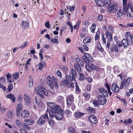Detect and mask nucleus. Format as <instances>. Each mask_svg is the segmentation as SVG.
Masks as SVG:
<instances>
[{
    "mask_svg": "<svg viewBox=\"0 0 133 133\" xmlns=\"http://www.w3.org/2000/svg\"><path fill=\"white\" fill-rule=\"evenodd\" d=\"M83 96L85 98H89L90 97V95L89 94L85 92L83 94Z\"/></svg>",
    "mask_w": 133,
    "mask_h": 133,
    "instance_id": "55",
    "label": "nucleus"
},
{
    "mask_svg": "<svg viewBox=\"0 0 133 133\" xmlns=\"http://www.w3.org/2000/svg\"><path fill=\"white\" fill-rule=\"evenodd\" d=\"M84 113H82L80 111L75 112L74 114V117L77 119H79L80 117L83 116L84 114Z\"/></svg>",
    "mask_w": 133,
    "mask_h": 133,
    "instance_id": "18",
    "label": "nucleus"
},
{
    "mask_svg": "<svg viewBox=\"0 0 133 133\" xmlns=\"http://www.w3.org/2000/svg\"><path fill=\"white\" fill-rule=\"evenodd\" d=\"M85 79L89 83L92 82L93 80L92 78L90 77H86Z\"/></svg>",
    "mask_w": 133,
    "mask_h": 133,
    "instance_id": "51",
    "label": "nucleus"
},
{
    "mask_svg": "<svg viewBox=\"0 0 133 133\" xmlns=\"http://www.w3.org/2000/svg\"><path fill=\"white\" fill-rule=\"evenodd\" d=\"M97 20L99 21H101L103 19V15L102 14L99 15L97 18Z\"/></svg>",
    "mask_w": 133,
    "mask_h": 133,
    "instance_id": "46",
    "label": "nucleus"
},
{
    "mask_svg": "<svg viewBox=\"0 0 133 133\" xmlns=\"http://www.w3.org/2000/svg\"><path fill=\"white\" fill-rule=\"evenodd\" d=\"M21 25L23 28L25 29L28 26L29 24L27 21H23L21 24Z\"/></svg>",
    "mask_w": 133,
    "mask_h": 133,
    "instance_id": "24",
    "label": "nucleus"
},
{
    "mask_svg": "<svg viewBox=\"0 0 133 133\" xmlns=\"http://www.w3.org/2000/svg\"><path fill=\"white\" fill-rule=\"evenodd\" d=\"M89 25V22L88 21H86L84 22V25L85 26L87 27Z\"/></svg>",
    "mask_w": 133,
    "mask_h": 133,
    "instance_id": "61",
    "label": "nucleus"
},
{
    "mask_svg": "<svg viewBox=\"0 0 133 133\" xmlns=\"http://www.w3.org/2000/svg\"><path fill=\"white\" fill-rule=\"evenodd\" d=\"M85 68L89 72H90L91 70V67H90L88 64H87L85 65Z\"/></svg>",
    "mask_w": 133,
    "mask_h": 133,
    "instance_id": "50",
    "label": "nucleus"
},
{
    "mask_svg": "<svg viewBox=\"0 0 133 133\" xmlns=\"http://www.w3.org/2000/svg\"><path fill=\"white\" fill-rule=\"evenodd\" d=\"M91 69H92L93 70H98L99 67L96 65H95L93 64H92L91 65Z\"/></svg>",
    "mask_w": 133,
    "mask_h": 133,
    "instance_id": "41",
    "label": "nucleus"
},
{
    "mask_svg": "<svg viewBox=\"0 0 133 133\" xmlns=\"http://www.w3.org/2000/svg\"><path fill=\"white\" fill-rule=\"evenodd\" d=\"M79 80L81 81L83 80L84 78V75L81 73H79Z\"/></svg>",
    "mask_w": 133,
    "mask_h": 133,
    "instance_id": "48",
    "label": "nucleus"
},
{
    "mask_svg": "<svg viewBox=\"0 0 133 133\" xmlns=\"http://www.w3.org/2000/svg\"><path fill=\"white\" fill-rule=\"evenodd\" d=\"M111 89L114 92L116 93H118L119 90V87L116 83L112 84Z\"/></svg>",
    "mask_w": 133,
    "mask_h": 133,
    "instance_id": "12",
    "label": "nucleus"
},
{
    "mask_svg": "<svg viewBox=\"0 0 133 133\" xmlns=\"http://www.w3.org/2000/svg\"><path fill=\"white\" fill-rule=\"evenodd\" d=\"M104 85L107 88L108 91L105 89L103 88H101L99 89V92L105 97L108 96V93H109L110 96L112 92L110 91V86L107 83H105Z\"/></svg>",
    "mask_w": 133,
    "mask_h": 133,
    "instance_id": "4",
    "label": "nucleus"
},
{
    "mask_svg": "<svg viewBox=\"0 0 133 133\" xmlns=\"http://www.w3.org/2000/svg\"><path fill=\"white\" fill-rule=\"evenodd\" d=\"M57 74L58 76L59 77H61L62 76L61 73L59 70H57Z\"/></svg>",
    "mask_w": 133,
    "mask_h": 133,
    "instance_id": "63",
    "label": "nucleus"
},
{
    "mask_svg": "<svg viewBox=\"0 0 133 133\" xmlns=\"http://www.w3.org/2000/svg\"><path fill=\"white\" fill-rule=\"evenodd\" d=\"M35 92L42 98H44V95L47 96L48 94L47 90L41 85H39L35 89Z\"/></svg>",
    "mask_w": 133,
    "mask_h": 133,
    "instance_id": "2",
    "label": "nucleus"
},
{
    "mask_svg": "<svg viewBox=\"0 0 133 133\" xmlns=\"http://www.w3.org/2000/svg\"><path fill=\"white\" fill-rule=\"evenodd\" d=\"M84 55L88 59V62H92L93 61V59L91 56H90L89 54L86 53H84Z\"/></svg>",
    "mask_w": 133,
    "mask_h": 133,
    "instance_id": "27",
    "label": "nucleus"
},
{
    "mask_svg": "<svg viewBox=\"0 0 133 133\" xmlns=\"http://www.w3.org/2000/svg\"><path fill=\"white\" fill-rule=\"evenodd\" d=\"M91 41V38L89 36H87L83 40V42L84 43H90Z\"/></svg>",
    "mask_w": 133,
    "mask_h": 133,
    "instance_id": "22",
    "label": "nucleus"
},
{
    "mask_svg": "<svg viewBox=\"0 0 133 133\" xmlns=\"http://www.w3.org/2000/svg\"><path fill=\"white\" fill-rule=\"evenodd\" d=\"M130 78H128L126 81L124 80L122 81L120 86V89H122L123 88H124L125 89L128 88V87L130 82Z\"/></svg>",
    "mask_w": 133,
    "mask_h": 133,
    "instance_id": "7",
    "label": "nucleus"
},
{
    "mask_svg": "<svg viewBox=\"0 0 133 133\" xmlns=\"http://www.w3.org/2000/svg\"><path fill=\"white\" fill-rule=\"evenodd\" d=\"M53 110H52L49 111V116L51 117H55V115L56 114V113L57 111H53Z\"/></svg>",
    "mask_w": 133,
    "mask_h": 133,
    "instance_id": "30",
    "label": "nucleus"
},
{
    "mask_svg": "<svg viewBox=\"0 0 133 133\" xmlns=\"http://www.w3.org/2000/svg\"><path fill=\"white\" fill-rule=\"evenodd\" d=\"M88 110L92 114L96 112L95 109L91 108H88Z\"/></svg>",
    "mask_w": 133,
    "mask_h": 133,
    "instance_id": "45",
    "label": "nucleus"
},
{
    "mask_svg": "<svg viewBox=\"0 0 133 133\" xmlns=\"http://www.w3.org/2000/svg\"><path fill=\"white\" fill-rule=\"evenodd\" d=\"M125 36L126 37V39L129 40V41H132V39L130 33L128 32H126L125 34Z\"/></svg>",
    "mask_w": 133,
    "mask_h": 133,
    "instance_id": "20",
    "label": "nucleus"
},
{
    "mask_svg": "<svg viewBox=\"0 0 133 133\" xmlns=\"http://www.w3.org/2000/svg\"><path fill=\"white\" fill-rule=\"evenodd\" d=\"M96 4L99 7L104 6V2L102 0H95Z\"/></svg>",
    "mask_w": 133,
    "mask_h": 133,
    "instance_id": "21",
    "label": "nucleus"
},
{
    "mask_svg": "<svg viewBox=\"0 0 133 133\" xmlns=\"http://www.w3.org/2000/svg\"><path fill=\"white\" fill-rule=\"evenodd\" d=\"M49 107L55 111H59L60 109L59 105H56L55 103L53 102H48L47 103Z\"/></svg>",
    "mask_w": 133,
    "mask_h": 133,
    "instance_id": "8",
    "label": "nucleus"
},
{
    "mask_svg": "<svg viewBox=\"0 0 133 133\" xmlns=\"http://www.w3.org/2000/svg\"><path fill=\"white\" fill-rule=\"evenodd\" d=\"M23 128L26 130H29L30 128L25 123H23L22 124Z\"/></svg>",
    "mask_w": 133,
    "mask_h": 133,
    "instance_id": "44",
    "label": "nucleus"
},
{
    "mask_svg": "<svg viewBox=\"0 0 133 133\" xmlns=\"http://www.w3.org/2000/svg\"><path fill=\"white\" fill-rule=\"evenodd\" d=\"M98 49L101 52H103L104 51V49L101 46L100 44L98 45Z\"/></svg>",
    "mask_w": 133,
    "mask_h": 133,
    "instance_id": "54",
    "label": "nucleus"
},
{
    "mask_svg": "<svg viewBox=\"0 0 133 133\" xmlns=\"http://www.w3.org/2000/svg\"><path fill=\"white\" fill-rule=\"evenodd\" d=\"M23 97L24 104L26 105H29L31 102L30 97L26 94H25Z\"/></svg>",
    "mask_w": 133,
    "mask_h": 133,
    "instance_id": "14",
    "label": "nucleus"
},
{
    "mask_svg": "<svg viewBox=\"0 0 133 133\" xmlns=\"http://www.w3.org/2000/svg\"><path fill=\"white\" fill-rule=\"evenodd\" d=\"M114 32V29L112 26L109 25L108 29L105 31V36L109 41H111L112 40V34Z\"/></svg>",
    "mask_w": 133,
    "mask_h": 133,
    "instance_id": "5",
    "label": "nucleus"
},
{
    "mask_svg": "<svg viewBox=\"0 0 133 133\" xmlns=\"http://www.w3.org/2000/svg\"><path fill=\"white\" fill-rule=\"evenodd\" d=\"M96 26V24L95 23H94L92 24L90 28L92 32L94 33V32L95 30Z\"/></svg>",
    "mask_w": 133,
    "mask_h": 133,
    "instance_id": "35",
    "label": "nucleus"
},
{
    "mask_svg": "<svg viewBox=\"0 0 133 133\" xmlns=\"http://www.w3.org/2000/svg\"><path fill=\"white\" fill-rule=\"evenodd\" d=\"M24 121L27 123L28 125H31L34 122L32 119H25Z\"/></svg>",
    "mask_w": 133,
    "mask_h": 133,
    "instance_id": "33",
    "label": "nucleus"
},
{
    "mask_svg": "<svg viewBox=\"0 0 133 133\" xmlns=\"http://www.w3.org/2000/svg\"><path fill=\"white\" fill-rule=\"evenodd\" d=\"M47 83L48 86L52 89L54 88V85L56 88H58V86L57 79L54 76L52 77L48 76L47 78Z\"/></svg>",
    "mask_w": 133,
    "mask_h": 133,
    "instance_id": "3",
    "label": "nucleus"
},
{
    "mask_svg": "<svg viewBox=\"0 0 133 133\" xmlns=\"http://www.w3.org/2000/svg\"><path fill=\"white\" fill-rule=\"evenodd\" d=\"M82 32L85 34H87L88 32L87 29V28H83L82 29Z\"/></svg>",
    "mask_w": 133,
    "mask_h": 133,
    "instance_id": "59",
    "label": "nucleus"
},
{
    "mask_svg": "<svg viewBox=\"0 0 133 133\" xmlns=\"http://www.w3.org/2000/svg\"><path fill=\"white\" fill-rule=\"evenodd\" d=\"M78 64H75L74 68L78 72H80L81 71V68Z\"/></svg>",
    "mask_w": 133,
    "mask_h": 133,
    "instance_id": "29",
    "label": "nucleus"
},
{
    "mask_svg": "<svg viewBox=\"0 0 133 133\" xmlns=\"http://www.w3.org/2000/svg\"><path fill=\"white\" fill-rule=\"evenodd\" d=\"M111 49L112 52H113L114 50L116 52H117L118 51L117 48L115 45H112V47L111 48Z\"/></svg>",
    "mask_w": 133,
    "mask_h": 133,
    "instance_id": "37",
    "label": "nucleus"
},
{
    "mask_svg": "<svg viewBox=\"0 0 133 133\" xmlns=\"http://www.w3.org/2000/svg\"><path fill=\"white\" fill-rule=\"evenodd\" d=\"M69 133H76L74 128L72 127H70L68 129Z\"/></svg>",
    "mask_w": 133,
    "mask_h": 133,
    "instance_id": "39",
    "label": "nucleus"
},
{
    "mask_svg": "<svg viewBox=\"0 0 133 133\" xmlns=\"http://www.w3.org/2000/svg\"><path fill=\"white\" fill-rule=\"evenodd\" d=\"M12 76L13 78L15 79H17L19 77V74L17 72L13 74Z\"/></svg>",
    "mask_w": 133,
    "mask_h": 133,
    "instance_id": "32",
    "label": "nucleus"
},
{
    "mask_svg": "<svg viewBox=\"0 0 133 133\" xmlns=\"http://www.w3.org/2000/svg\"><path fill=\"white\" fill-rule=\"evenodd\" d=\"M75 87L76 92V93H78L79 92V89L77 83L75 84Z\"/></svg>",
    "mask_w": 133,
    "mask_h": 133,
    "instance_id": "52",
    "label": "nucleus"
},
{
    "mask_svg": "<svg viewBox=\"0 0 133 133\" xmlns=\"http://www.w3.org/2000/svg\"><path fill=\"white\" fill-rule=\"evenodd\" d=\"M29 44V42L28 41H26L22 44L19 47H17V49H23L26 48Z\"/></svg>",
    "mask_w": 133,
    "mask_h": 133,
    "instance_id": "23",
    "label": "nucleus"
},
{
    "mask_svg": "<svg viewBox=\"0 0 133 133\" xmlns=\"http://www.w3.org/2000/svg\"><path fill=\"white\" fill-rule=\"evenodd\" d=\"M7 116L9 118H11L12 117L14 116V114L12 111H9L7 113Z\"/></svg>",
    "mask_w": 133,
    "mask_h": 133,
    "instance_id": "31",
    "label": "nucleus"
},
{
    "mask_svg": "<svg viewBox=\"0 0 133 133\" xmlns=\"http://www.w3.org/2000/svg\"><path fill=\"white\" fill-rule=\"evenodd\" d=\"M19 131L21 133H27L26 131L23 129H20Z\"/></svg>",
    "mask_w": 133,
    "mask_h": 133,
    "instance_id": "64",
    "label": "nucleus"
},
{
    "mask_svg": "<svg viewBox=\"0 0 133 133\" xmlns=\"http://www.w3.org/2000/svg\"><path fill=\"white\" fill-rule=\"evenodd\" d=\"M51 41L54 43H57L58 42V39L56 38H52L51 39Z\"/></svg>",
    "mask_w": 133,
    "mask_h": 133,
    "instance_id": "53",
    "label": "nucleus"
},
{
    "mask_svg": "<svg viewBox=\"0 0 133 133\" xmlns=\"http://www.w3.org/2000/svg\"><path fill=\"white\" fill-rule=\"evenodd\" d=\"M132 122V121L130 119H129L127 121L125 120L124 122V123L127 125L128 124L131 123Z\"/></svg>",
    "mask_w": 133,
    "mask_h": 133,
    "instance_id": "49",
    "label": "nucleus"
},
{
    "mask_svg": "<svg viewBox=\"0 0 133 133\" xmlns=\"http://www.w3.org/2000/svg\"><path fill=\"white\" fill-rule=\"evenodd\" d=\"M111 0H104V6L109 5L111 3Z\"/></svg>",
    "mask_w": 133,
    "mask_h": 133,
    "instance_id": "40",
    "label": "nucleus"
},
{
    "mask_svg": "<svg viewBox=\"0 0 133 133\" xmlns=\"http://www.w3.org/2000/svg\"><path fill=\"white\" fill-rule=\"evenodd\" d=\"M49 123L50 125L52 127L54 125V122L53 119L52 118L48 120Z\"/></svg>",
    "mask_w": 133,
    "mask_h": 133,
    "instance_id": "47",
    "label": "nucleus"
},
{
    "mask_svg": "<svg viewBox=\"0 0 133 133\" xmlns=\"http://www.w3.org/2000/svg\"><path fill=\"white\" fill-rule=\"evenodd\" d=\"M123 3V12L121 9H119L118 10L116 16L117 18H119L121 17L123 14H127L129 17H133V8L131 3H129L127 4V0H122Z\"/></svg>",
    "mask_w": 133,
    "mask_h": 133,
    "instance_id": "1",
    "label": "nucleus"
},
{
    "mask_svg": "<svg viewBox=\"0 0 133 133\" xmlns=\"http://www.w3.org/2000/svg\"><path fill=\"white\" fill-rule=\"evenodd\" d=\"M16 125L19 127H21L22 125V123L21 122L18 120H16L15 121Z\"/></svg>",
    "mask_w": 133,
    "mask_h": 133,
    "instance_id": "42",
    "label": "nucleus"
},
{
    "mask_svg": "<svg viewBox=\"0 0 133 133\" xmlns=\"http://www.w3.org/2000/svg\"><path fill=\"white\" fill-rule=\"evenodd\" d=\"M71 112L68 110H66L64 112V114L66 115H68L70 114H71Z\"/></svg>",
    "mask_w": 133,
    "mask_h": 133,
    "instance_id": "60",
    "label": "nucleus"
},
{
    "mask_svg": "<svg viewBox=\"0 0 133 133\" xmlns=\"http://www.w3.org/2000/svg\"><path fill=\"white\" fill-rule=\"evenodd\" d=\"M61 68L62 70L64 72H66L67 71L68 69L66 66H61Z\"/></svg>",
    "mask_w": 133,
    "mask_h": 133,
    "instance_id": "58",
    "label": "nucleus"
},
{
    "mask_svg": "<svg viewBox=\"0 0 133 133\" xmlns=\"http://www.w3.org/2000/svg\"><path fill=\"white\" fill-rule=\"evenodd\" d=\"M74 97L71 94L68 95L67 97L66 104L68 108H70L72 102L73 101Z\"/></svg>",
    "mask_w": 133,
    "mask_h": 133,
    "instance_id": "11",
    "label": "nucleus"
},
{
    "mask_svg": "<svg viewBox=\"0 0 133 133\" xmlns=\"http://www.w3.org/2000/svg\"><path fill=\"white\" fill-rule=\"evenodd\" d=\"M48 116L47 114H45L44 115L42 116L37 121L38 124H44L45 121L46 119H48Z\"/></svg>",
    "mask_w": 133,
    "mask_h": 133,
    "instance_id": "10",
    "label": "nucleus"
},
{
    "mask_svg": "<svg viewBox=\"0 0 133 133\" xmlns=\"http://www.w3.org/2000/svg\"><path fill=\"white\" fill-rule=\"evenodd\" d=\"M117 6L113 4L108 7L107 11L109 13L112 14L115 12L117 10Z\"/></svg>",
    "mask_w": 133,
    "mask_h": 133,
    "instance_id": "9",
    "label": "nucleus"
},
{
    "mask_svg": "<svg viewBox=\"0 0 133 133\" xmlns=\"http://www.w3.org/2000/svg\"><path fill=\"white\" fill-rule=\"evenodd\" d=\"M76 60L77 63V64L80 65H81L82 67L83 66V63L80 59L77 58H76Z\"/></svg>",
    "mask_w": 133,
    "mask_h": 133,
    "instance_id": "36",
    "label": "nucleus"
},
{
    "mask_svg": "<svg viewBox=\"0 0 133 133\" xmlns=\"http://www.w3.org/2000/svg\"><path fill=\"white\" fill-rule=\"evenodd\" d=\"M29 115L28 111L26 110H24L21 112V116L22 118H25L28 117Z\"/></svg>",
    "mask_w": 133,
    "mask_h": 133,
    "instance_id": "15",
    "label": "nucleus"
},
{
    "mask_svg": "<svg viewBox=\"0 0 133 133\" xmlns=\"http://www.w3.org/2000/svg\"><path fill=\"white\" fill-rule=\"evenodd\" d=\"M98 102L100 104L104 105L107 102L106 98L103 95H99L98 96Z\"/></svg>",
    "mask_w": 133,
    "mask_h": 133,
    "instance_id": "13",
    "label": "nucleus"
},
{
    "mask_svg": "<svg viewBox=\"0 0 133 133\" xmlns=\"http://www.w3.org/2000/svg\"><path fill=\"white\" fill-rule=\"evenodd\" d=\"M77 76V74L76 71L73 69H71V72L69 76V78L73 84L75 83L76 82L75 78Z\"/></svg>",
    "mask_w": 133,
    "mask_h": 133,
    "instance_id": "6",
    "label": "nucleus"
},
{
    "mask_svg": "<svg viewBox=\"0 0 133 133\" xmlns=\"http://www.w3.org/2000/svg\"><path fill=\"white\" fill-rule=\"evenodd\" d=\"M56 119L58 120H60L62 119L63 117V115L62 112L57 111L55 115Z\"/></svg>",
    "mask_w": 133,
    "mask_h": 133,
    "instance_id": "17",
    "label": "nucleus"
},
{
    "mask_svg": "<svg viewBox=\"0 0 133 133\" xmlns=\"http://www.w3.org/2000/svg\"><path fill=\"white\" fill-rule=\"evenodd\" d=\"M66 79L63 80V82L64 84H66V85H69V84H70V83L68 80L69 78V76L66 75Z\"/></svg>",
    "mask_w": 133,
    "mask_h": 133,
    "instance_id": "28",
    "label": "nucleus"
},
{
    "mask_svg": "<svg viewBox=\"0 0 133 133\" xmlns=\"http://www.w3.org/2000/svg\"><path fill=\"white\" fill-rule=\"evenodd\" d=\"M33 85V80L31 79L29 81V87L31 88L32 87Z\"/></svg>",
    "mask_w": 133,
    "mask_h": 133,
    "instance_id": "62",
    "label": "nucleus"
},
{
    "mask_svg": "<svg viewBox=\"0 0 133 133\" xmlns=\"http://www.w3.org/2000/svg\"><path fill=\"white\" fill-rule=\"evenodd\" d=\"M13 84L10 83L9 84L8 87L7 88V90L9 91H10L13 89Z\"/></svg>",
    "mask_w": 133,
    "mask_h": 133,
    "instance_id": "43",
    "label": "nucleus"
},
{
    "mask_svg": "<svg viewBox=\"0 0 133 133\" xmlns=\"http://www.w3.org/2000/svg\"><path fill=\"white\" fill-rule=\"evenodd\" d=\"M6 109L3 107H0V114L4 113Z\"/></svg>",
    "mask_w": 133,
    "mask_h": 133,
    "instance_id": "56",
    "label": "nucleus"
},
{
    "mask_svg": "<svg viewBox=\"0 0 133 133\" xmlns=\"http://www.w3.org/2000/svg\"><path fill=\"white\" fill-rule=\"evenodd\" d=\"M22 109V106L21 103H19L17 105L16 107V115L18 116L19 115L20 111Z\"/></svg>",
    "mask_w": 133,
    "mask_h": 133,
    "instance_id": "19",
    "label": "nucleus"
},
{
    "mask_svg": "<svg viewBox=\"0 0 133 133\" xmlns=\"http://www.w3.org/2000/svg\"><path fill=\"white\" fill-rule=\"evenodd\" d=\"M99 31L97 32L96 34L95 37V40H96L98 39L99 38Z\"/></svg>",
    "mask_w": 133,
    "mask_h": 133,
    "instance_id": "57",
    "label": "nucleus"
},
{
    "mask_svg": "<svg viewBox=\"0 0 133 133\" xmlns=\"http://www.w3.org/2000/svg\"><path fill=\"white\" fill-rule=\"evenodd\" d=\"M57 100L58 102L63 103L64 101V98L62 96H59L57 97Z\"/></svg>",
    "mask_w": 133,
    "mask_h": 133,
    "instance_id": "34",
    "label": "nucleus"
},
{
    "mask_svg": "<svg viewBox=\"0 0 133 133\" xmlns=\"http://www.w3.org/2000/svg\"><path fill=\"white\" fill-rule=\"evenodd\" d=\"M89 119L91 123L94 124H96L97 121V118L94 115H91L89 118Z\"/></svg>",
    "mask_w": 133,
    "mask_h": 133,
    "instance_id": "16",
    "label": "nucleus"
},
{
    "mask_svg": "<svg viewBox=\"0 0 133 133\" xmlns=\"http://www.w3.org/2000/svg\"><path fill=\"white\" fill-rule=\"evenodd\" d=\"M7 97L8 98L11 99H12L13 102L15 103V102L16 98L14 95L12 94H10L7 95Z\"/></svg>",
    "mask_w": 133,
    "mask_h": 133,
    "instance_id": "25",
    "label": "nucleus"
},
{
    "mask_svg": "<svg viewBox=\"0 0 133 133\" xmlns=\"http://www.w3.org/2000/svg\"><path fill=\"white\" fill-rule=\"evenodd\" d=\"M6 81V79L4 77H2L0 78V85H3Z\"/></svg>",
    "mask_w": 133,
    "mask_h": 133,
    "instance_id": "38",
    "label": "nucleus"
},
{
    "mask_svg": "<svg viewBox=\"0 0 133 133\" xmlns=\"http://www.w3.org/2000/svg\"><path fill=\"white\" fill-rule=\"evenodd\" d=\"M129 40L126 39H124L122 41V43L124 48H126L128 46V42Z\"/></svg>",
    "mask_w": 133,
    "mask_h": 133,
    "instance_id": "26",
    "label": "nucleus"
}]
</instances>
